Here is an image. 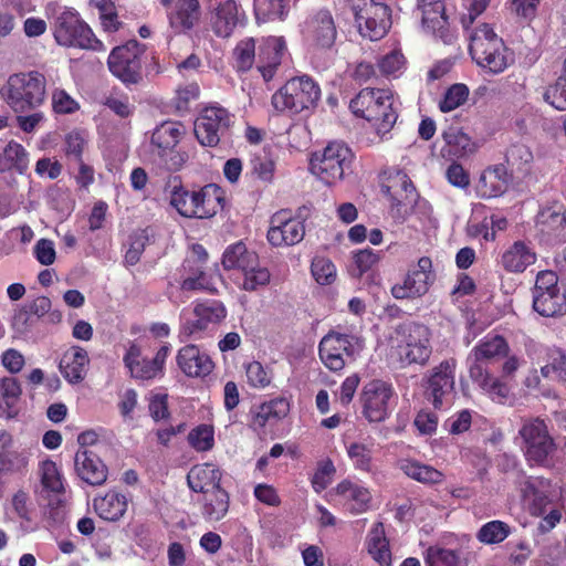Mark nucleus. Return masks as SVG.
Instances as JSON below:
<instances>
[{"instance_id":"nucleus-56","label":"nucleus","mask_w":566,"mask_h":566,"mask_svg":"<svg viewBox=\"0 0 566 566\" xmlns=\"http://www.w3.org/2000/svg\"><path fill=\"white\" fill-rule=\"evenodd\" d=\"M311 273L319 285H331L337 277V271L334 263L322 255L313 258L311 263Z\"/></svg>"},{"instance_id":"nucleus-54","label":"nucleus","mask_w":566,"mask_h":566,"mask_svg":"<svg viewBox=\"0 0 566 566\" xmlns=\"http://www.w3.org/2000/svg\"><path fill=\"white\" fill-rule=\"evenodd\" d=\"M355 21L367 20L375 15L384 18L389 8L382 0H349Z\"/></svg>"},{"instance_id":"nucleus-33","label":"nucleus","mask_w":566,"mask_h":566,"mask_svg":"<svg viewBox=\"0 0 566 566\" xmlns=\"http://www.w3.org/2000/svg\"><path fill=\"white\" fill-rule=\"evenodd\" d=\"M90 358L87 352L78 346L67 349L60 361V370L71 384L82 381L87 373Z\"/></svg>"},{"instance_id":"nucleus-16","label":"nucleus","mask_w":566,"mask_h":566,"mask_svg":"<svg viewBox=\"0 0 566 566\" xmlns=\"http://www.w3.org/2000/svg\"><path fill=\"white\" fill-rule=\"evenodd\" d=\"M336 504L352 515L364 514L371 510L373 493L363 482L344 479L331 491Z\"/></svg>"},{"instance_id":"nucleus-43","label":"nucleus","mask_w":566,"mask_h":566,"mask_svg":"<svg viewBox=\"0 0 566 566\" xmlns=\"http://www.w3.org/2000/svg\"><path fill=\"white\" fill-rule=\"evenodd\" d=\"M446 146L442 148L444 155L450 157H465L475 151L476 145L469 135L457 129L450 128L443 133Z\"/></svg>"},{"instance_id":"nucleus-63","label":"nucleus","mask_w":566,"mask_h":566,"mask_svg":"<svg viewBox=\"0 0 566 566\" xmlns=\"http://www.w3.org/2000/svg\"><path fill=\"white\" fill-rule=\"evenodd\" d=\"M542 374L545 377L566 380V355L559 349L551 352L548 363L542 367Z\"/></svg>"},{"instance_id":"nucleus-37","label":"nucleus","mask_w":566,"mask_h":566,"mask_svg":"<svg viewBox=\"0 0 566 566\" xmlns=\"http://www.w3.org/2000/svg\"><path fill=\"white\" fill-rule=\"evenodd\" d=\"M185 132V126L179 122H163L153 132L151 145L158 149L160 155H164L177 146Z\"/></svg>"},{"instance_id":"nucleus-17","label":"nucleus","mask_w":566,"mask_h":566,"mask_svg":"<svg viewBox=\"0 0 566 566\" xmlns=\"http://www.w3.org/2000/svg\"><path fill=\"white\" fill-rule=\"evenodd\" d=\"M170 346H161L153 359L143 357L139 346L132 344L123 358L125 367L133 378L137 380H151L164 375L165 361L169 355Z\"/></svg>"},{"instance_id":"nucleus-64","label":"nucleus","mask_w":566,"mask_h":566,"mask_svg":"<svg viewBox=\"0 0 566 566\" xmlns=\"http://www.w3.org/2000/svg\"><path fill=\"white\" fill-rule=\"evenodd\" d=\"M544 101L557 111H566V78L558 77L544 93Z\"/></svg>"},{"instance_id":"nucleus-9","label":"nucleus","mask_w":566,"mask_h":566,"mask_svg":"<svg viewBox=\"0 0 566 566\" xmlns=\"http://www.w3.org/2000/svg\"><path fill=\"white\" fill-rule=\"evenodd\" d=\"M353 160L352 150L339 142L329 143L321 153L313 154L310 168L313 175L327 185L340 180Z\"/></svg>"},{"instance_id":"nucleus-41","label":"nucleus","mask_w":566,"mask_h":566,"mask_svg":"<svg viewBox=\"0 0 566 566\" xmlns=\"http://www.w3.org/2000/svg\"><path fill=\"white\" fill-rule=\"evenodd\" d=\"M247 265L235 276V282L240 289L255 291L270 283L271 274L266 268L260 265L258 256H252V260Z\"/></svg>"},{"instance_id":"nucleus-27","label":"nucleus","mask_w":566,"mask_h":566,"mask_svg":"<svg viewBox=\"0 0 566 566\" xmlns=\"http://www.w3.org/2000/svg\"><path fill=\"white\" fill-rule=\"evenodd\" d=\"M509 353L510 346L503 336L488 334L471 349L468 363L486 366L488 363L495 361Z\"/></svg>"},{"instance_id":"nucleus-5","label":"nucleus","mask_w":566,"mask_h":566,"mask_svg":"<svg viewBox=\"0 0 566 566\" xmlns=\"http://www.w3.org/2000/svg\"><path fill=\"white\" fill-rule=\"evenodd\" d=\"M166 192L171 207L186 218H210L221 208L220 190L214 185H208L199 191L191 192L177 178H174L169 180Z\"/></svg>"},{"instance_id":"nucleus-57","label":"nucleus","mask_w":566,"mask_h":566,"mask_svg":"<svg viewBox=\"0 0 566 566\" xmlns=\"http://www.w3.org/2000/svg\"><path fill=\"white\" fill-rule=\"evenodd\" d=\"M188 443L198 452L210 451L214 446V430L211 424H199L188 433Z\"/></svg>"},{"instance_id":"nucleus-24","label":"nucleus","mask_w":566,"mask_h":566,"mask_svg":"<svg viewBox=\"0 0 566 566\" xmlns=\"http://www.w3.org/2000/svg\"><path fill=\"white\" fill-rule=\"evenodd\" d=\"M286 54V43L282 36H269L263 39L259 48L258 70L264 81H271Z\"/></svg>"},{"instance_id":"nucleus-25","label":"nucleus","mask_w":566,"mask_h":566,"mask_svg":"<svg viewBox=\"0 0 566 566\" xmlns=\"http://www.w3.org/2000/svg\"><path fill=\"white\" fill-rule=\"evenodd\" d=\"M418 9L421 12L422 28L439 36L443 42L450 40L448 33V17L443 0H419Z\"/></svg>"},{"instance_id":"nucleus-62","label":"nucleus","mask_w":566,"mask_h":566,"mask_svg":"<svg viewBox=\"0 0 566 566\" xmlns=\"http://www.w3.org/2000/svg\"><path fill=\"white\" fill-rule=\"evenodd\" d=\"M52 109L56 114H73L80 109V104L65 90L55 88L51 95Z\"/></svg>"},{"instance_id":"nucleus-22","label":"nucleus","mask_w":566,"mask_h":566,"mask_svg":"<svg viewBox=\"0 0 566 566\" xmlns=\"http://www.w3.org/2000/svg\"><path fill=\"white\" fill-rule=\"evenodd\" d=\"M457 363L454 359L441 361L431 369L427 378V394L436 408L443 405V400L453 392Z\"/></svg>"},{"instance_id":"nucleus-38","label":"nucleus","mask_w":566,"mask_h":566,"mask_svg":"<svg viewBox=\"0 0 566 566\" xmlns=\"http://www.w3.org/2000/svg\"><path fill=\"white\" fill-rule=\"evenodd\" d=\"M375 451L376 443L371 438H365L346 444V452L353 467L366 473L373 471Z\"/></svg>"},{"instance_id":"nucleus-23","label":"nucleus","mask_w":566,"mask_h":566,"mask_svg":"<svg viewBox=\"0 0 566 566\" xmlns=\"http://www.w3.org/2000/svg\"><path fill=\"white\" fill-rule=\"evenodd\" d=\"M166 8L169 27L175 33L191 30L198 22L200 6L198 0H160Z\"/></svg>"},{"instance_id":"nucleus-55","label":"nucleus","mask_w":566,"mask_h":566,"mask_svg":"<svg viewBox=\"0 0 566 566\" xmlns=\"http://www.w3.org/2000/svg\"><path fill=\"white\" fill-rule=\"evenodd\" d=\"M39 474L45 490L53 493L63 492V479L55 462L52 460L42 461L39 467Z\"/></svg>"},{"instance_id":"nucleus-51","label":"nucleus","mask_w":566,"mask_h":566,"mask_svg":"<svg viewBox=\"0 0 566 566\" xmlns=\"http://www.w3.org/2000/svg\"><path fill=\"white\" fill-rule=\"evenodd\" d=\"M356 23L361 36L369 39L370 41H377L386 35L391 22L389 11H387L385 12L384 18L378 19L373 15L368 21L357 20Z\"/></svg>"},{"instance_id":"nucleus-58","label":"nucleus","mask_w":566,"mask_h":566,"mask_svg":"<svg viewBox=\"0 0 566 566\" xmlns=\"http://www.w3.org/2000/svg\"><path fill=\"white\" fill-rule=\"evenodd\" d=\"M3 153H6V169L13 167L19 172H24L28 169V153L21 144L14 140L4 143Z\"/></svg>"},{"instance_id":"nucleus-28","label":"nucleus","mask_w":566,"mask_h":566,"mask_svg":"<svg viewBox=\"0 0 566 566\" xmlns=\"http://www.w3.org/2000/svg\"><path fill=\"white\" fill-rule=\"evenodd\" d=\"M177 365L188 377H206L213 369V363L208 354L196 345H186L177 353Z\"/></svg>"},{"instance_id":"nucleus-8","label":"nucleus","mask_w":566,"mask_h":566,"mask_svg":"<svg viewBox=\"0 0 566 566\" xmlns=\"http://www.w3.org/2000/svg\"><path fill=\"white\" fill-rule=\"evenodd\" d=\"M227 317L224 305L217 300L197 301L191 308L180 313L179 337L200 338L205 332L213 329Z\"/></svg>"},{"instance_id":"nucleus-36","label":"nucleus","mask_w":566,"mask_h":566,"mask_svg":"<svg viewBox=\"0 0 566 566\" xmlns=\"http://www.w3.org/2000/svg\"><path fill=\"white\" fill-rule=\"evenodd\" d=\"M93 505L101 518L115 522L126 513L128 501L124 494L112 490L104 496L94 499Z\"/></svg>"},{"instance_id":"nucleus-59","label":"nucleus","mask_w":566,"mask_h":566,"mask_svg":"<svg viewBox=\"0 0 566 566\" xmlns=\"http://www.w3.org/2000/svg\"><path fill=\"white\" fill-rule=\"evenodd\" d=\"M377 67L380 74L397 77L406 69V59L399 50H392L378 60Z\"/></svg>"},{"instance_id":"nucleus-4","label":"nucleus","mask_w":566,"mask_h":566,"mask_svg":"<svg viewBox=\"0 0 566 566\" xmlns=\"http://www.w3.org/2000/svg\"><path fill=\"white\" fill-rule=\"evenodd\" d=\"M0 98L14 113L34 111L46 99V78L39 71L13 73L0 87Z\"/></svg>"},{"instance_id":"nucleus-39","label":"nucleus","mask_w":566,"mask_h":566,"mask_svg":"<svg viewBox=\"0 0 566 566\" xmlns=\"http://www.w3.org/2000/svg\"><path fill=\"white\" fill-rule=\"evenodd\" d=\"M366 545L368 554L379 566L391 565V551L382 523H376L371 527L367 535Z\"/></svg>"},{"instance_id":"nucleus-7","label":"nucleus","mask_w":566,"mask_h":566,"mask_svg":"<svg viewBox=\"0 0 566 566\" xmlns=\"http://www.w3.org/2000/svg\"><path fill=\"white\" fill-rule=\"evenodd\" d=\"M321 98L318 84L310 76L302 75L289 80L271 98L279 113L300 114L316 107Z\"/></svg>"},{"instance_id":"nucleus-61","label":"nucleus","mask_w":566,"mask_h":566,"mask_svg":"<svg viewBox=\"0 0 566 566\" xmlns=\"http://www.w3.org/2000/svg\"><path fill=\"white\" fill-rule=\"evenodd\" d=\"M235 66L240 71H248L252 67L255 57V42L252 38L242 40L234 49Z\"/></svg>"},{"instance_id":"nucleus-60","label":"nucleus","mask_w":566,"mask_h":566,"mask_svg":"<svg viewBox=\"0 0 566 566\" xmlns=\"http://www.w3.org/2000/svg\"><path fill=\"white\" fill-rule=\"evenodd\" d=\"M335 472L336 468L331 459L319 461L311 480L314 491H324L332 483Z\"/></svg>"},{"instance_id":"nucleus-47","label":"nucleus","mask_w":566,"mask_h":566,"mask_svg":"<svg viewBox=\"0 0 566 566\" xmlns=\"http://www.w3.org/2000/svg\"><path fill=\"white\" fill-rule=\"evenodd\" d=\"M397 205L403 200H412L415 197V187L406 172L397 170L389 177V184L384 187Z\"/></svg>"},{"instance_id":"nucleus-50","label":"nucleus","mask_w":566,"mask_h":566,"mask_svg":"<svg viewBox=\"0 0 566 566\" xmlns=\"http://www.w3.org/2000/svg\"><path fill=\"white\" fill-rule=\"evenodd\" d=\"M252 256H258L254 252L248 251L245 245L241 242L235 243L227 248L222 256V265L227 270H235L239 274L248 263L252 260Z\"/></svg>"},{"instance_id":"nucleus-3","label":"nucleus","mask_w":566,"mask_h":566,"mask_svg":"<svg viewBox=\"0 0 566 566\" xmlns=\"http://www.w3.org/2000/svg\"><path fill=\"white\" fill-rule=\"evenodd\" d=\"M399 102L390 90L364 88L349 103L352 112L368 120L379 136L388 134L398 118Z\"/></svg>"},{"instance_id":"nucleus-44","label":"nucleus","mask_w":566,"mask_h":566,"mask_svg":"<svg viewBox=\"0 0 566 566\" xmlns=\"http://www.w3.org/2000/svg\"><path fill=\"white\" fill-rule=\"evenodd\" d=\"M201 513L208 521H220L229 510V494L223 490L211 491L203 494Z\"/></svg>"},{"instance_id":"nucleus-53","label":"nucleus","mask_w":566,"mask_h":566,"mask_svg":"<svg viewBox=\"0 0 566 566\" xmlns=\"http://www.w3.org/2000/svg\"><path fill=\"white\" fill-rule=\"evenodd\" d=\"M469 87L462 83H455L451 85L444 94L442 98L439 101V109L442 113H449L458 107L462 106L469 98Z\"/></svg>"},{"instance_id":"nucleus-35","label":"nucleus","mask_w":566,"mask_h":566,"mask_svg":"<svg viewBox=\"0 0 566 566\" xmlns=\"http://www.w3.org/2000/svg\"><path fill=\"white\" fill-rule=\"evenodd\" d=\"M535 261V252L522 241L514 242L501 256V264L511 273H522Z\"/></svg>"},{"instance_id":"nucleus-13","label":"nucleus","mask_w":566,"mask_h":566,"mask_svg":"<svg viewBox=\"0 0 566 566\" xmlns=\"http://www.w3.org/2000/svg\"><path fill=\"white\" fill-rule=\"evenodd\" d=\"M433 282L432 261L422 256L408 270L401 282L391 286V295L396 300H417L428 293Z\"/></svg>"},{"instance_id":"nucleus-18","label":"nucleus","mask_w":566,"mask_h":566,"mask_svg":"<svg viewBox=\"0 0 566 566\" xmlns=\"http://www.w3.org/2000/svg\"><path fill=\"white\" fill-rule=\"evenodd\" d=\"M304 41L314 51L329 50L335 43L337 30L329 11L319 10L303 27Z\"/></svg>"},{"instance_id":"nucleus-48","label":"nucleus","mask_w":566,"mask_h":566,"mask_svg":"<svg viewBox=\"0 0 566 566\" xmlns=\"http://www.w3.org/2000/svg\"><path fill=\"white\" fill-rule=\"evenodd\" d=\"M1 391L4 400L3 417L14 419L20 411L18 402L22 390L19 381L12 377L3 378L1 381Z\"/></svg>"},{"instance_id":"nucleus-34","label":"nucleus","mask_w":566,"mask_h":566,"mask_svg":"<svg viewBox=\"0 0 566 566\" xmlns=\"http://www.w3.org/2000/svg\"><path fill=\"white\" fill-rule=\"evenodd\" d=\"M510 181L505 166L496 165L482 172L476 189L482 198H495L506 191Z\"/></svg>"},{"instance_id":"nucleus-31","label":"nucleus","mask_w":566,"mask_h":566,"mask_svg":"<svg viewBox=\"0 0 566 566\" xmlns=\"http://www.w3.org/2000/svg\"><path fill=\"white\" fill-rule=\"evenodd\" d=\"M541 232L556 242L566 241V209L553 206L543 209L537 217Z\"/></svg>"},{"instance_id":"nucleus-19","label":"nucleus","mask_w":566,"mask_h":566,"mask_svg":"<svg viewBox=\"0 0 566 566\" xmlns=\"http://www.w3.org/2000/svg\"><path fill=\"white\" fill-rule=\"evenodd\" d=\"M305 235L304 222L291 217L286 210L276 212L271 218L268 240L273 247H290L300 243Z\"/></svg>"},{"instance_id":"nucleus-21","label":"nucleus","mask_w":566,"mask_h":566,"mask_svg":"<svg viewBox=\"0 0 566 566\" xmlns=\"http://www.w3.org/2000/svg\"><path fill=\"white\" fill-rule=\"evenodd\" d=\"M469 377L483 395L493 402L505 403L511 395V387L502 375H494L486 366L469 365Z\"/></svg>"},{"instance_id":"nucleus-11","label":"nucleus","mask_w":566,"mask_h":566,"mask_svg":"<svg viewBox=\"0 0 566 566\" xmlns=\"http://www.w3.org/2000/svg\"><path fill=\"white\" fill-rule=\"evenodd\" d=\"M144 51V46L136 40H130L114 48L108 55V70L123 83H138L142 80L140 57Z\"/></svg>"},{"instance_id":"nucleus-14","label":"nucleus","mask_w":566,"mask_h":566,"mask_svg":"<svg viewBox=\"0 0 566 566\" xmlns=\"http://www.w3.org/2000/svg\"><path fill=\"white\" fill-rule=\"evenodd\" d=\"M208 253L200 244H193L182 263L181 290L214 293V280L206 272Z\"/></svg>"},{"instance_id":"nucleus-2","label":"nucleus","mask_w":566,"mask_h":566,"mask_svg":"<svg viewBox=\"0 0 566 566\" xmlns=\"http://www.w3.org/2000/svg\"><path fill=\"white\" fill-rule=\"evenodd\" d=\"M388 346L389 357L401 367L423 366L432 353L431 331L422 323H400L389 334Z\"/></svg>"},{"instance_id":"nucleus-20","label":"nucleus","mask_w":566,"mask_h":566,"mask_svg":"<svg viewBox=\"0 0 566 566\" xmlns=\"http://www.w3.org/2000/svg\"><path fill=\"white\" fill-rule=\"evenodd\" d=\"M391 396V387L381 380H373L366 384L360 395L365 418L369 422L385 420L389 412Z\"/></svg>"},{"instance_id":"nucleus-45","label":"nucleus","mask_w":566,"mask_h":566,"mask_svg":"<svg viewBox=\"0 0 566 566\" xmlns=\"http://www.w3.org/2000/svg\"><path fill=\"white\" fill-rule=\"evenodd\" d=\"M533 295V308L541 316L554 317L564 313L566 296L562 292L537 293Z\"/></svg>"},{"instance_id":"nucleus-40","label":"nucleus","mask_w":566,"mask_h":566,"mask_svg":"<svg viewBox=\"0 0 566 566\" xmlns=\"http://www.w3.org/2000/svg\"><path fill=\"white\" fill-rule=\"evenodd\" d=\"M399 469L410 479L422 484L434 485L444 481V474L436 468L417 460L403 459L399 461Z\"/></svg>"},{"instance_id":"nucleus-29","label":"nucleus","mask_w":566,"mask_h":566,"mask_svg":"<svg viewBox=\"0 0 566 566\" xmlns=\"http://www.w3.org/2000/svg\"><path fill=\"white\" fill-rule=\"evenodd\" d=\"M76 474L91 485H102L107 479V468L93 452L83 449L75 453Z\"/></svg>"},{"instance_id":"nucleus-42","label":"nucleus","mask_w":566,"mask_h":566,"mask_svg":"<svg viewBox=\"0 0 566 566\" xmlns=\"http://www.w3.org/2000/svg\"><path fill=\"white\" fill-rule=\"evenodd\" d=\"M289 410V401L284 398H276L264 402L255 409L251 426L254 429H262L268 423L284 418Z\"/></svg>"},{"instance_id":"nucleus-6","label":"nucleus","mask_w":566,"mask_h":566,"mask_svg":"<svg viewBox=\"0 0 566 566\" xmlns=\"http://www.w3.org/2000/svg\"><path fill=\"white\" fill-rule=\"evenodd\" d=\"M470 54L475 63L491 73L504 72L512 62L503 40L489 24H481L470 35Z\"/></svg>"},{"instance_id":"nucleus-49","label":"nucleus","mask_w":566,"mask_h":566,"mask_svg":"<svg viewBox=\"0 0 566 566\" xmlns=\"http://www.w3.org/2000/svg\"><path fill=\"white\" fill-rule=\"evenodd\" d=\"M289 0H254V13L259 22L283 20L287 13Z\"/></svg>"},{"instance_id":"nucleus-10","label":"nucleus","mask_w":566,"mask_h":566,"mask_svg":"<svg viewBox=\"0 0 566 566\" xmlns=\"http://www.w3.org/2000/svg\"><path fill=\"white\" fill-rule=\"evenodd\" d=\"M363 349L354 335L329 332L319 342L318 355L323 365L332 371H340Z\"/></svg>"},{"instance_id":"nucleus-46","label":"nucleus","mask_w":566,"mask_h":566,"mask_svg":"<svg viewBox=\"0 0 566 566\" xmlns=\"http://www.w3.org/2000/svg\"><path fill=\"white\" fill-rule=\"evenodd\" d=\"M424 564L426 566H467V560L458 551L431 546L426 552Z\"/></svg>"},{"instance_id":"nucleus-1","label":"nucleus","mask_w":566,"mask_h":566,"mask_svg":"<svg viewBox=\"0 0 566 566\" xmlns=\"http://www.w3.org/2000/svg\"><path fill=\"white\" fill-rule=\"evenodd\" d=\"M45 14L53 38L60 46L105 51L103 42L96 39L90 25L74 8L52 2L46 6Z\"/></svg>"},{"instance_id":"nucleus-30","label":"nucleus","mask_w":566,"mask_h":566,"mask_svg":"<svg viewBox=\"0 0 566 566\" xmlns=\"http://www.w3.org/2000/svg\"><path fill=\"white\" fill-rule=\"evenodd\" d=\"M244 12H240L234 0L221 3L211 20L213 32L220 38H228L234 29L244 21Z\"/></svg>"},{"instance_id":"nucleus-52","label":"nucleus","mask_w":566,"mask_h":566,"mask_svg":"<svg viewBox=\"0 0 566 566\" xmlns=\"http://www.w3.org/2000/svg\"><path fill=\"white\" fill-rule=\"evenodd\" d=\"M511 534V527L505 522L494 520L481 526L476 538L486 545L499 544L505 541Z\"/></svg>"},{"instance_id":"nucleus-12","label":"nucleus","mask_w":566,"mask_h":566,"mask_svg":"<svg viewBox=\"0 0 566 566\" xmlns=\"http://www.w3.org/2000/svg\"><path fill=\"white\" fill-rule=\"evenodd\" d=\"M233 116L223 107H205L195 120V135L202 146L214 147L229 130Z\"/></svg>"},{"instance_id":"nucleus-26","label":"nucleus","mask_w":566,"mask_h":566,"mask_svg":"<svg viewBox=\"0 0 566 566\" xmlns=\"http://www.w3.org/2000/svg\"><path fill=\"white\" fill-rule=\"evenodd\" d=\"M516 483L520 486L523 497L531 504L534 515H544L551 503L548 497L549 482L542 478H527L517 472Z\"/></svg>"},{"instance_id":"nucleus-15","label":"nucleus","mask_w":566,"mask_h":566,"mask_svg":"<svg viewBox=\"0 0 566 566\" xmlns=\"http://www.w3.org/2000/svg\"><path fill=\"white\" fill-rule=\"evenodd\" d=\"M523 439V450L528 462L543 464L555 450V443L549 436L544 421L533 419L526 421L520 429Z\"/></svg>"},{"instance_id":"nucleus-32","label":"nucleus","mask_w":566,"mask_h":566,"mask_svg":"<svg viewBox=\"0 0 566 566\" xmlns=\"http://www.w3.org/2000/svg\"><path fill=\"white\" fill-rule=\"evenodd\" d=\"M222 473L212 463L193 465L187 474V482L193 492L207 494L222 489L220 486Z\"/></svg>"}]
</instances>
